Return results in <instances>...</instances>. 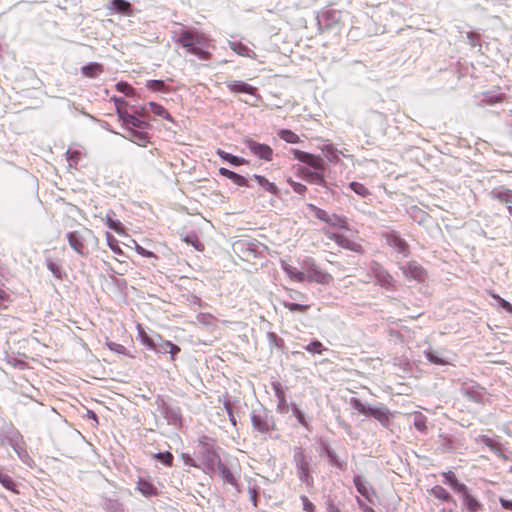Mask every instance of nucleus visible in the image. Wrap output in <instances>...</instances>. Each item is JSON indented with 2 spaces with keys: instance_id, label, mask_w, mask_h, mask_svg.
<instances>
[{
  "instance_id": "1",
  "label": "nucleus",
  "mask_w": 512,
  "mask_h": 512,
  "mask_svg": "<svg viewBox=\"0 0 512 512\" xmlns=\"http://www.w3.org/2000/svg\"><path fill=\"white\" fill-rule=\"evenodd\" d=\"M292 153L297 160L317 170L311 171L308 168L301 167L299 169V174L304 180L309 183L325 185V178L323 174L325 162L321 156L301 151L299 149H293Z\"/></svg>"
},
{
  "instance_id": "2",
  "label": "nucleus",
  "mask_w": 512,
  "mask_h": 512,
  "mask_svg": "<svg viewBox=\"0 0 512 512\" xmlns=\"http://www.w3.org/2000/svg\"><path fill=\"white\" fill-rule=\"evenodd\" d=\"M66 238L70 247L82 257H87L99 245V239L87 227L68 232Z\"/></svg>"
},
{
  "instance_id": "3",
  "label": "nucleus",
  "mask_w": 512,
  "mask_h": 512,
  "mask_svg": "<svg viewBox=\"0 0 512 512\" xmlns=\"http://www.w3.org/2000/svg\"><path fill=\"white\" fill-rule=\"evenodd\" d=\"M351 406L357 410L359 413L371 416L378 420L381 425L384 427H388L393 418L392 413L386 406H378V407H367L362 401L358 398L350 399Z\"/></svg>"
},
{
  "instance_id": "4",
  "label": "nucleus",
  "mask_w": 512,
  "mask_h": 512,
  "mask_svg": "<svg viewBox=\"0 0 512 512\" xmlns=\"http://www.w3.org/2000/svg\"><path fill=\"white\" fill-rule=\"evenodd\" d=\"M323 234L330 240L334 241L339 247L352 251L357 254H364L366 249L360 238L351 239L343 233L332 232L329 229H323Z\"/></svg>"
},
{
  "instance_id": "5",
  "label": "nucleus",
  "mask_w": 512,
  "mask_h": 512,
  "mask_svg": "<svg viewBox=\"0 0 512 512\" xmlns=\"http://www.w3.org/2000/svg\"><path fill=\"white\" fill-rule=\"evenodd\" d=\"M214 440L207 435H202L198 439V446L200 447V454L204 465L207 469L211 470L216 464H220L221 459L214 448Z\"/></svg>"
},
{
  "instance_id": "6",
  "label": "nucleus",
  "mask_w": 512,
  "mask_h": 512,
  "mask_svg": "<svg viewBox=\"0 0 512 512\" xmlns=\"http://www.w3.org/2000/svg\"><path fill=\"white\" fill-rule=\"evenodd\" d=\"M309 209L313 212L314 216L320 221L325 222L332 228L339 230H349V222L345 216L338 214H328L324 209H321L313 204L309 205Z\"/></svg>"
},
{
  "instance_id": "7",
  "label": "nucleus",
  "mask_w": 512,
  "mask_h": 512,
  "mask_svg": "<svg viewBox=\"0 0 512 512\" xmlns=\"http://www.w3.org/2000/svg\"><path fill=\"white\" fill-rule=\"evenodd\" d=\"M293 461L297 468V475L300 481L305 483L307 486L313 485V477L310 473V464L301 448H296L293 455Z\"/></svg>"
},
{
  "instance_id": "8",
  "label": "nucleus",
  "mask_w": 512,
  "mask_h": 512,
  "mask_svg": "<svg viewBox=\"0 0 512 512\" xmlns=\"http://www.w3.org/2000/svg\"><path fill=\"white\" fill-rule=\"evenodd\" d=\"M116 102V108H117V115L119 119L123 122L126 126H131L132 128H140L144 129L148 127V122L139 119L135 115L129 114L124 108L123 105L125 104V101L123 99L115 98Z\"/></svg>"
},
{
  "instance_id": "9",
  "label": "nucleus",
  "mask_w": 512,
  "mask_h": 512,
  "mask_svg": "<svg viewBox=\"0 0 512 512\" xmlns=\"http://www.w3.org/2000/svg\"><path fill=\"white\" fill-rule=\"evenodd\" d=\"M244 144L247 146L250 153L255 155L257 158L267 161V162H270L273 160L274 152H273V149L269 145L256 142L250 138L245 139Z\"/></svg>"
},
{
  "instance_id": "10",
  "label": "nucleus",
  "mask_w": 512,
  "mask_h": 512,
  "mask_svg": "<svg viewBox=\"0 0 512 512\" xmlns=\"http://www.w3.org/2000/svg\"><path fill=\"white\" fill-rule=\"evenodd\" d=\"M401 270L408 280H415L418 283H424L428 276L427 271L413 260L401 266Z\"/></svg>"
},
{
  "instance_id": "11",
  "label": "nucleus",
  "mask_w": 512,
  "mask_h": 512,
  "mask_svg": "<svg viewBox=\"0 0 512 512\" xmlns=\"http://www.w3.org/2000/svg\"><path fill=\"white\" fill-rule=\"evenodd\" d=\"M205 41L206 38L202 34L191 30L182 31L176 39V43L186 48L187 51L195 45L204 44Z\"/></svg>"
},
{
  "instance_id": "12",
  "label": "nucleus",
  "mask_w": 512,
  "mask_h": 512,
  "mask_svg": "<svg viewBox=\"0 0 512 512\" xmlns=\"http://www.w3.org/2000/svg\"><path fill=\"white\" fill-rule=\"evenodd\" d=\"M386 242L389 246L396 249L398 253L408 256L410 253L408 243L401 238L396 232H390L384 235Z\"/></svg>"
},
{
  "instance_id": "13",
  "label": "nucleus",
  "mask_w": 512,
  "mask_h": 512,
  "mask_svg": "<svg viewBox=\"0 0 512 512\" xmlns=\"http://www.w3.org/2000/svg\"><path fill=\"white\" fill-rule=\"evenodd\" d=\"M307 279L323 285L329 284L333 280L332 276L328 272L320 269L315 264H312L307 269Z\"/></svg>"
},
{
  "instance_id": "14",
  "label": "nucleus",
  "mask_w": 512,
  "mask_h": 512,
  "mask_svg": "<svg viewBox=\"0 0 512 512\" xmlns=\"http://www.w3.org/2000/svg\"><path fill=\"white\" fill-rule=\"evenodd\" d=\"M252 426L260 433H268L274 429V423H270L267 415L253 413L251 415Z\"/></svg>"
},
{
  "instance_id": "15",
  "label": "nucleus",
  "mask_w": 512,
  "mask_h": 512,
  "mask_svg": "<svg viewBox=\"0 0 512 512\" xmlns=\"http://www.w3.org/2000/svg\"><path fill=\"white\" fill-rule=\"evenodd\" d=\"M464 395L471 401L479 403V404H485L487 402V392L484 387H481L480 385H475L468 387L464 390Z\"/></svg>"
},
{
  "instance_id": "16",
  "label": "nucleus",
  "mask_w": 512,
  "mask_h": 512,
  "mask_svg": "<svg viewBox=\"0 0 512 512\" xmlns=\"http://www.w3.org/2000/svg\"><path fill=\"white\" fill-rule=\"evenodd\" d=\"M354 485L357 491L369 502H373V498L376 495L374 489L361 477L355 476L353 479Z\"/></svg>"
},
{
  "instance_id": "17",
  "label": "nucleus",
  "mask_w": 512,
  "mask_h": 512,
  "mask_svg": "<svg viewBox=\"0 0 512 512\" xmlns=\"http://www.w3.org/2000/svg\"><path fill=\"white\" fill-rule=\"evenodd\" d=\"M375 277L377 283L384 287L385 289L393 290L395 288V280L393 276L382 267L376 269Z\"/></svg>"
},
{
  "instance_id": "18",
  "label": "nucleus",
  "mask_w": 512,
  "mask_h": 512,
  "mask_svg": "<svg viewBox=\"0 0 512 512\" xmlns=\"http://www.w3.org/2000/svg\"><path fill=\"white\" fill-rule=\"evenodd\" d=\"M227 87L232 93H246L254 95L257 91L256 87H253L243 81L237 80L229 81L227 83Z\"/></svg>"
},
{
  "instance_id": "19",
  "label": "nucleus",
  "mask_w": 512,
  "mask_h": 512,
  "mask_svg": "<svg viewBox=\"0 0 512 512\" xmlns=\"http://www.w3.org/2000/svg\"><path fill=\"white\" fill-rule=\"evenodd\" d=\"M463 498V503L469 512H479L482 509V504L469 493L468 487L465 488V492L459 493Z\"/></svg>"
},
{
  "instance_id": "20",
  "label": "nucleus",
  "mask_w": 512,
  "mask_h": 512,
  "mask_svg": "<svg viewBox=\"0 0 512 512\" xmlns=\"http://www.w3.org/2000/svg\"><path fill=\"white\" fill-rule=\"evenodd\" d=\"M444 478L443 482L452 487L454 491L457 493L465 492V488L467 487L465 484L460 483L457 479V476L452 471L443 472L441 474Z\"/></svg>"
},
{
  "instance_id": "21",
  "label": "nucleus",
  "mask_w": 512,
  "mask_h": 512,
  "mask_svg": "<svg viewBox=\"0 0 512 512\" xmlns=\"http://www.w3.org/2000/svg\"><path fill=\"white\" fill-rule=\"evenodd\" d=\"M109 10H113L124 14L126 16H132L133 10L131 8V4L126 0H112L108 5Z\"/></svg>"
},
{
  "instance_id": "22",
  "label": "nucleus",
  "mask_w": 512,
  "mask_h": 512,
  "mask_svg": "<svg viewBox=\"0 0 512 512\" xmlns=\"http://www.w3.org/2000/svg\"><path fill=\"white\" fill-rule=\"evenodd\" d=\"M219 174L221 176H224V177L230 179L234 184H236V185H238L240 187L248 186V182H247L245 177H243L242 175L237 174L236 172L231 171V170H229L227 168L221 167L219 169Z\"/></svg>"
},
{
  "instance_id": "23",
  "label": "nucleus",
  "mask_w": 512,
  "mask_h": 512,
  "mask_svg": "<svg viewBox=\"0 0 512 512\" xmlns=\"http://www.w3.org/2000/svg\"><path fill=\"white\" fill-rule=\"evenodd\" d=\"M126 137L139 146H146V144L149 143L148 134L146 132L137 131L134 128H128Z\"/></svg>"
},
{
  "instance_id": "24",
  "label": "nucleus",
  "mask_w": 512,
  "mask_h": 512,
  "mask_svg": "<svg viewBox=\"0 0 512 512\" xmlns=\"http://www.w3.org/2000/svg\"><path fill=\"white\" fill-rule=\"evenodd\" d=\"M81 71L83 76L87 78H96L103 73L104 68L102 64L93 62L83 66Z\"/></svg>"
},
{
  "instance_id": "25",
  "label": "nucleus",
  "mask_w": 512,
  "mask_h": 512,
  "mask_svg": "<svg viewBox=\"0 0 512 512\" xmlns=\"http://www.w3.org/2000/svg\"><path fill=\"white\" fill-rule=\"evenodd\" d=\"M137 489L145 497L157 496L158 495L157 488L151 482H149L147 480H144V479H140L137 482Z\"/></svg>"
},
{
  "instance_id": "26",
  "label": "nucleus",
  "mask_w": 512,
  "mask_h": 512,
  "mask_svg": "<svg viewBox=\"0 0 512 512\" xmlns=\"http://www.w3.org/2000/svg\"><path fill=\"white\" fill-rule=\"evenodd\" d=\"M0 483L2 484V486L5 489L13 492L14 494L20 493V491L17 488V484L13 480V478L10 475H8L7 473H5L1 468H0Z\"/></svg>"
},
{
  "instance_id": "27",
  "label": "nucleus",
  "mask_w": 512,
  "mask_h": 512,
  "mask_svg": "<svg viewBox=\"0 0 512 512\" xmlns=\"http://www.w3.org/2000/svg\"><path fill=\"white\" fill-rule=\"evenodd\" d=\"M430 493L437 499L443 501V502H453L455 504V501L453 500L451 494L442 486L436 485L432 487L430 490Z\"/></svg>"
},
{
  "instance_id": "28",
  "label": "nucleus",
  "mask_w": 512,
  "mask_h": 512,
  "mask_svg": "<svg viewBox=\"0 0 512 512\" xmlns=\"http://www.w3.org/2000/svg\"><path fill=\"white\" fill-rule=\"evenodd\" d=\"M149 108H150V111L156 115V116H159L163 119H166L170 122H174V119L173 117L171 116V114L160 104L158 103H155V102H150L148 104Z\"/></svg>"
},
{
  "instance_id": "29",
  "label": "nucleus",
  "mask_w": 512,
  "mask_h": 512,
  "mask_svg": "<svg viewBox=\"0 0 512 512\" xmlns=\"http://www.w3.org/2000/svg\"><path fill=\"white\" fill-rule=\"evenodd\" d=\"M253 177L265 190L274 195L278 194V187L273 182H270L266 177L257 174H255Z\"/></svg>"
},
{
  "instance_id": "30",
  "label": "nucleus",
  "mask_w": 512,
  "mask_h": 512,
  "mask_svg": "<svg viewBox=\"0 0 512 512\" xmlns=\"http://www.w3.org/2000/svg\"><path fill=\"white\" fill-rule=\"evenodd\" d=\"M218 469H219L220 476L224 482L229 483L233 486H237V480H236L235 476L233 475V473L231 472V470L227 466L220 463V464H218Z\"/></svg>"
},
{
  "instance_id": "31",
  "label": "nucleus",
  "mask_w": 512,
  "mask_h": 512,
  "mask_svg": "<svg viewBox=\"0 0 512 512\" xmlns=\"http://www.w3.org/2000/svg\"><path fill=\"white\" fill-rule=\"evenodd\" d=\"M281 304L289 311L299 313H306L311 307L310 304L294 303L289 301H282Z\"/></svg>"
},
{
  "instance_id": "32",
  "label": "nucleus",
  "mask_w": 512,
  "mask_h": 512,
  "mask_svg": "<svg viewBox=\"0 0 512 512\" xmlns=\"http://www.w3.org/2000/svg\"><path fill=\"white\" fill-rule=\"evenodd\" d=\"M414 427L420 432H427V417L421 412H414Z\"/></svg>"
},
{
  "instance_id": "33",
  "label": "nucleus",
  "mask_w": 512,
  "mask_h": 512,
  "mask_svg": "<svg viewBox=\"0 0 512 512\" xmlns=\"http://www.w3.org/2000/svg\"><path fill=\"white\" fill-rule=\"evenodd\" d=\"M160 348L165 353H169L171 355V360H174L175 356L180 352V347L168 340L162 341Z\"/></svg>"
},
{
  "instance_id": "34",
  "label": "nucleus",
  "mask_w": 512,
  "mask_h": 512,
  "mask_svg": "<svg viewBox=\"0 0 512 512\" xmlns=\"http://www.w3.org/2000/svg\"><path fill=\"white\" fill-rule=\"evenodd\" d=\"M278 136L287 143L296 144L300 141L299 136L289 129H282L278 132Z\"/></svg>"
},
{
  "instance_id": "35",
  "label": "nucleus",
  "mask_w": 512,
  "mask_h": 512,
  "mask_svg": "<svg viewBox=\"0 0 512 512\" xmlns=\"http://www.w3.org/2000/svg\"><path fill=\"white\" fill-rule=\"evenodd\" d=\"M106 241L109 248L118 255H123L124 252L121 249L118 240L109 232L106 233Z\"/></svg>"
},
{
  "instance_id": "36",
  "label": "nucleus",
  "mask_w": 512,
  "mask_h": 512,
  "mask_svg": "<svg viewBox=\"0 0 512 512\" xmlns=\"http://www.w3.org/2000/svg\"><path fill=\"white\" fill-rule=\"evenodd\" d=\"M493 197L502 201V202H509L512 199V191L509 189H496L492 192Z\"/></svg>"
},
{
  "instance_id": "37",
  "label": "nucleus",
  "mask_w": 512,
  "mask_h": 512,
  "mask_svg": "<svg viewBox=\"0 0 512 512\" xmlns=\"http://www.w3.org/2000/svg\"><path fill=\"white\" fill-rule=\"evenodd\" d=\"M349 187L359 196L367 197L370 195L369 189L362 183L353 181L349 184Z\"/></svg>"
},
{
  "instance_id": "38",
  "label": "nucleus",
  "mask_w": 512,
  "mask_h": 512,
  "mask_svg": "<svg viewBox=\"0 0 512 512\" xmlns=\"http://www.w3.org/2000/svg\"><path fill=\"white\" fill-rule=\"evenodd\" d=\"M322 151L331 162L337 163L340 160L337 150L334 148L333 145H325Z\"/></svg>"
},
{
  "instance_id": "39",
  "label": "nucleus",
  "mask_w": 512,
  "mask_h": 512,
  "mask_svg": "<svg viewBox=\"0 0 512 512\" xmlns=\"http://www.w3.org/2000/svg\"><path fill=\"white\" fill-rule=\"evenodd\" d=\"M105 223L110 229L114 230L116 233H118V234L125 233L124 227L119 220H115L111 217H106Z\"/></svg>"
},
{
  "instance_id": "40",
  "label": "nucleus",
  "mask_w": 512,
  "mask_h": 512,
  "mask_svg": "<svg viewBox=\"0 0 512 512\" xmlns=\"http://www.w3.org/2000/svg\"><path fill=\"white\" fill-rule=\"evenodd\" d=\"M187 52L197 56L199 59H202V60H208V59H210V56H211L209 51H207L197 45L193 46Z\"/></svg>"
},
{
  "instance_id": "41",
  "label": "nucleus",
  "mask_w": 512,
  "mask_h": 512,
  "mask_svg": "<svg viewBox=\"0 0 512 512\" xmlns=\"http://www.w3.org/2000/svg\"><path fill=\"white\" fill-rule=\"evenodd\" d=\"M305 350L309 353H313V354H322L324 348H323V345L320 341L318 340H313L312 342H310L306 347H305Z\"/></svg>"
},
{
  "instance_id": "42",
  "label": "nucleus",
  "mask_w": 512,
  "mask_h": 512,
  "mask_svg": "<svg viewBox=\"0 0 512 512\" xmlns=\"http://www.w3.org/2000/svg\"><path fill=\"white\" fill-rule=\"evenodd\" d=\"M146 87L153 91H166L167 86L162 80H149L147 81Z\"/></svg>"
},
{
  "instance_id": "43",
  "label": "nucleus",
  "mask_w": 512,
  "mask_h": 512,
  "mask_svg": "<svg viewBox=\"0 0 512 512\" xmlns=\"http://www.w3.org/2000/svg\"><path fill=\"white\" fill-rule=\"evenodd\" d=\"M155 458L160 460L164 465L171 467L173 465V455L170 452H161L155 455Z\"/></svg>"
},
{
  "instance_id": "44",
  "label": "nucleus",
  "mask_w": 512,
  "mask_h": 512,
  "mask_svg": "<svg viewBox=\"0 0 512 512\" xmlns=\"http://www.w3.org/2000/svg\"><path fill=\"white\" fill-rule=\"evenodd\" d=\"M116 89L117 91L124 93L126 96H131L134 94V88L127 82H118L116 84Z\"/></svg>"
},
{
  "instance_id": "45",
  "label": "nucleus",
  "mask_w": 512,
  "mask_h": 512,
  "mask_svg": "<svg viewBox=\"0 0 512 512\" xmlns=\"http://www.w3.org/2000/svg\"><path fill=\"white\" fill-rule=\"evenodd\" d=\"M135 251L143 256V257H148V258H154V259H158V256L152 252V251H149L147 249H145L144 247H142L141 245H139L137 242H135V247H134Z\"/></svg>"
},
{
  "instance_id": "46",
  "label": "nucleus",
  "mask_w": 512,
  "mask_h": 512,
  "mask_svg": "<svg viewBox=\"0 0 512 512\" xmlns=\"http://www.w3.org/2000/svg\"><path fill=\"white\" fill-rule=\"evenodd\" d=\"M426 357L433 364H437V365H446L447 364V362L445 360H443L441 357H439L438 354L434 351L426 352Z\"/></svg>"
},
{
  "instance_id": "47",
  "label": "nucleus",
  "mask_w": 512,
  "mask_h": 512,
  "mask_svg": "<svg viewBox=\"0 0 512 512\" xmlns=\"http://www.w3.org/2000/svg\"><path fill=\"white\" fill-rule=\"evenodd\" d=\"M225 161H227L230 164L235 165V166H240V165H244L247 163V161L244 158L232 155L230 153H228V155H226Z\"/></svg>"
},
{
  "instance_id": "48",
  "label": "nucleus",
  "mask_w": 512,
  "mask_h": 512,
  "mask_svg": "<svg viewBox=\"0 0 512 512\" xmlns=\"http://www.w3.org/2000/svg\"><path fill=\"white\" fill-rule=\"evenodd\" d=\"M139 334L143 344H145L150 349L155 350V344L153 340L146 334V332L142 328L139 329Z\"/></svg>"
},
{
  "instance_id": "49",
  "label": "nucleus",
  "mask_w": 512,
  "mask_h": 512,
  "mask_svg": "<svg viewBox=\"0 0 512 512\" xmlns=\"http://www.w3.org/2000/svg\"><path fill=\"white\" fill-rule=\"evenodd\" d=\"M301 501L303 504V510L306 512H316L315 505L309 500V498L305 495L301 496Z\"/></svg>"
},
{
  "instance_id": "50",
  "label": "nucleus",
  "mask_w": 512,
  "mask_h": 512,
  "mask_svg": "<svg viewBox=\"0 0 512 512\" xmlns=\"http://www.w3.org/2000/svg\"><path fill=\"white\" fill-rule=\"evenodd\" d=\"M506 100V95L504 93H500L496 96H490L487 99H485V103L488 105H493L496 103H501Z\"/></svg>"
},
{
  "instance_id": "51",
  "label": "nucleus",
  "mask_w": 512,
  "mask_h": 512,
  "mask_svg": "<svg viewBox=\"0 0 512 512\" xmlns=\"http://www.w3.org/2000/svg\"><path fill=\"white\" fill-rule=\"evenodd\" d=\"M232 49L241 56H248L249 49L242 43H233Z\"/></svg>"
},
{
  "instance_id": "52",
  "label": "nucleus",
  "mask_w": 512,
  "mask_h": 512,
  "mask_svg": "<svg viewBox=\"0 0 512 512\" xmlns=\"http://www.w3.org/2000/svg\"><path fill=\"white\" fill-rule=\"evenodd\" d=\"M293 413L301 425H303L304 427H308V423L305 419L303 412L297 406L293 407Z\"/></svg>"
},
{
  "instance_id": "53",
  "label": "nucleus",
  "mask_w": 512,
  "mask_h": 512,
  "mask_svg": "<svg viewBox=\"0 0 512 512\" xmlns=\"http://www.w3.org/2000/svg\"><path fill=\"white\" fill-rule=\"evenodd\" d=\"M47 268L52 272V274L58 278V279H61L62 278V273H61V269L52 261H49L47 263Z\"/></svg>"
},
{
  "instance_id": "54",
  "label": "nucleus",
  "mask_w": 512,
  "mask_h": 512,
  "mask_svg": "<svg viewBox=\"0 0 512 512\" xmlns=\"http://www.w3.org/2000/svg\"><path fill=\"white\" fill-rule=\"evenodd\" d=\"M288 183L291 185L293 190L299 194H303L307 189L305 185L295 182V181H292V180H288Z\"/></svg>"
},
{
  "instance_id": "55",
  "label": "nucleus",
  "mask_w": 512,
  "mask_h": 512,
  "mask_svg": "<svg viewBox=\"0 0 512 512\" xmlns=\"http://www.w3.org/2000/svg\"><path fill=\"white\" fill-rule=\"evenodd\" d=\"M181 459L183 460L185 465H188L191 467H199L198 464L195 462V460L188 453H182Z\"/></svg>"
},
{
  "instance_id": "56",
  "label": "nucleus",
  "mask_w": 512,
  "mask_h": 512,
  "mask_svg": "<svg viewBox=\"0 0 512 512\" xmlns=\"http://www.w3.org/2000/svg\"><path fill=\"white\" fill-rule=\"evenodd\" d=\"M275 388H276V396L279 399L280 405H284L286 402V399H285V394H284L283 390L280 388L279 384L277 387L275 386Z\"/></svg>"
},
{
  "instance_id": "57",
  "label": "nucleus",
  "mask_w": 512,
  "mask_h": 512,
  "mask_svg": "<svg viewBox=\"0 0 512 512\" xmlns=\"http://www.w3.org/2000/svg\"><path fill=\"white\" fill-rule=\"evenodd\" d=\"M108 347H109L110 350L116 351L118 353H123L124 350H125L124 346H122L120 344H117V343H114V342L109 343Z\"/></svg>"
},
{
  "instance_id": "58",
  "label": "nucleus",
  "mask_w": 512,
  "mask_h": 512,
  "mask_svg": "<svg viewBox=\"0 0 512 512\" xmlns=\"http://www.w3.org/2000/svg\"><path fill=\"white\" fill-rule=\"evenodd\" d=\"M499 501L504 509L512 511V500H508L501 497Z\"/></svg>"
},
{
  "instance_id": "59",
  "label": "nucleus",
  "mask_w": 512,
  "mask_h": 512,
  "mask_svg": "<svg viewBox=\"0 0 512 512\" xmlns=\"http://www.w3.org/2000/svg\"><path fill=\"white\" fill-rule=\"evenodd\" d=\"M481 441H482L486 446H488V447H490V448H493V447H494V441H493L490 437H488V436H486V435H482V436H481Z\"/></svg>"
},
{
  "instance_id": "60",
  "label": "nucleus",
  "mask_w": 512,
  "mask_h": 512,
  "mask_svg": "<svg viewBox=\"0 0 512 512\" xmlns=\"http://www.w3.org/2000/svg\"><path fill=\"white\" fill-rule=\"evenodd\" d=\"M290 297L293 298V299H299V300H306L307 297L304 293L302 292H299V291H293V294H290Z\"/></svg>"
},
{
  "instance_id": "61",
  "label": "nucleus",
  "mask_w": 512,
  "mask_h": 512,
  "mask_svg": "<svg viewBox=\"0 0 512 512\" xmlns=\"http://www.w3.org/2000/svg\"><path fill=\"white\" fill-rule=\"evenodd\" d=\"M358 503L363 512H376L372 507L364 504L359 498Z\"/></svg>"
},
{
  "instance_id": "62",
  "label": "nucleus",
  "mask_w": 512,
  "mask_h": 512,
  "mask_svg": "<svg viewBox=\"0 0 512 512\" xmlns=\"http://www.w3.org/2000/svg\"><path fill=\"white\" fill-rule=\"evenodd\" d=\"M328 512H342L332 501L327 503Z\"/></svg>"
},
{
  "instance_id": "63",
  "label": "nucleus",
  "mask_w": 512,
  "mask_h": 512,
  "mask_svg": "<svg viewBox=\"0 0 512 512\" xmlns=\"http://www.w3.org/2000/svg\"><path fill=\"white\" fill-rule=\"evenodd\" d=\"M501 305L506 310L512 312V305L509 302L505 301L504 299H501Z\"/></svg>"
},
{
  "instance_id": "64",
  "label": "nucleus",
  "mask_w": 512,
  "mask_h": 512,
  "mask_svg": "<svg viewBox=\"0 0 512 512\" xmlns=\"http://www.w3.org/2000/svg\"><path fill=\"white\" fill-rule=\"evenodd\" d=\"M216 153H217V155H218L221 159H223L224 161H225V159H226V155H228V153H227V152H225V151H224V150H222V149H217Z\"/></svg>"
}]
</instances>
